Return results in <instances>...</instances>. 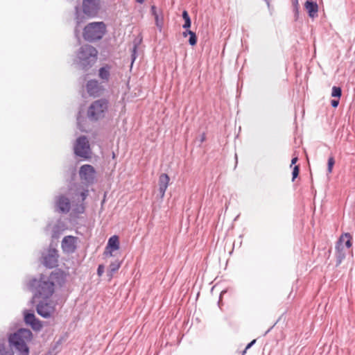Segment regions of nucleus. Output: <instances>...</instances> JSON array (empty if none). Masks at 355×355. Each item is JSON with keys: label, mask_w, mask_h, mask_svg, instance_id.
<instances>
[{"label": "nucleus", "mask_w": 355, "mask_h": 355, "mask_svg": "<svg viewBox=\"0 0 355 355\" xmlns=\"http://www.w3.org/2000/svg\"><path fill=\"white\" fill-rule=\"evenodd\" d=\"M54 277H47L41 275L39 279H31L28 287L34 293L35 297H42L43 299L49 298L55 290V284L53 282Z\"/></svg>", "instance_id": "1"}, {"label": "nucleus", "mask_w": 355, "mask_h": 355, "mask_svg": "<svg viewBox=\"0 0 355 355\" xmlns=\"http://www.w3.org/2000/svg\"><path fill=\"white\" fill-rule=\"evenodd\" d=\"M33 338V333L28 329L21 328L8 336L10 347H14L19 355H29L28 343Z\"/></svg>", "instance_id": "2"}, {"label": "nucleus", "mask_w": 355, "mask_h": 355, "mask_svg": "<svg viewBox=\"0 0 355 355\" xmlns=\"http://www.w3.org/2000/svg\"><path fill=\"white\" fill-rule=\"evenodd\" d=\"M97 50L92 46L85 44L80 47L74 60L78 67L84 71H87L97 60Z\"/></svg>", "instance_id": "3"}, {"label": "nucleus", "mask_w": 355, "mask_h": 355, "mask_svg": "<svg viewBox=\"0 0 355 355\" xmlns=\"http://www.w3.org/2000/svg\"><path fill=\"white\" fill-rule=\"evenodd\" d=\"M105 32L106 26L104 22H92L84 27L83 36L85 40L94 42L100 40Z\"/></svg>", "instance_id": "4"}, {"label": "nucleus", "mask_w": 355, "mask_h": 355, "mask_svg": "<svg viewBox=\"0 0 355 355\" xmlns=\"http://www.w3.org/2000/svg\"><path fill=\"white\" fill-rule=\"evenodd\" d=\"M109 101L105 98L94 101L88 107L87 115L92 121L104 118L108 110Z\"/></svg>", "instance_id": "5"}, {"label": "nucleus", "mask_w": 355, "mask_h": 355, "mask_svg": "<svg viewBox=\"0 0 355 355\" xmlns=\"http://www.w3.org/2000/svg\"><path fill=\"white\" fill-rule=\"evenodd\" d=\"M352 236L349 233L340 236L336 244V266H339L345 259L347 250L352 245Z\"/></svg>", "instance_id": "6"}, {"label": "nucleus", "mask_w": 355, "mask_h": 355, "mask_svg": "<svg viewBox=\"0 0 355 355\" xmlns=\"http://www.w3.org/2000/svg\"><path fill=\"white\" fill-rule=\"evenodd\" d=\"M74 153L80 157L88 159L90 157V147L87 138L85 136L79 137L74 146Z\"/></svg>", "instance_id": "7"}, {"label": "nucleus", "mask_w": 355, "mask_h": 355, "mask_svg": "<svg viewBox=\"0 0 355 355\" xmlns=\"http://www.w3.org/2000/svg\"><path fill=\"white\" fill-rule=\"evenodd\" d=\"M96 170L90 164H84L80 166L79 176L82 181L87 184H92L96 180Z\"/></svg>", "instance_id": "8"}, {"label": "nucleus", "mask_w": 355, "mask_h": 355, "mask_svg": "<svg viewBox=\"0 0 355 355\" xmlns=\"http://www.w3.org/2000/svg\"><path fill=\"white\" fill-rule=\"evenodd\" d=\"M58 250L49 248L46 252L42 253V263L48 268H55L58 266Z\"/></svg>", "instance_id": "9"}, {"label": "nucleus", "mask_w": 355, "mask_h": 355, "mask_svg": "<svg viewBox=\"0 0 355 355\" xmlns=\"http://www.w3.org/2000/svg\"><path fill=\"white\" fill-rule=\"evenodd\" d=\"M47 299L40 301L36 307L37 313L44 318H51L55 311V307L53 302H46Z\"/></svg>", "instance_id": "10"}, {"label": "nucleus", "mask_w": 355, "mask_h": 355, "mask_svg": "<svg viewBox=\"0 0 355 355\" xmlns=\"http://www.w3.org/2000/svg\"><path fill=\"white\" fill-rule=\"evenodd\" d=\"M100 8V0H83V13L88 17H94L97 15Z\"/></svg>", "instance_id": "11"}, {"label": "nucleus", "mask_w": 355, "mask_h": 355, "mask_svg": "<svg viewBox=\"0 0 355 355\" xmlns=\"http://www.w3.org/2000/svg\"><path fill=\"white\" fill-rule=\"evenodd\" d=\"M86 89L89 96L94 97L102 94L104 88L96 80H90L86 84Z\"/></svg>", "instance_id": "12"}, {"label": "nucleus", "mask_w": 355, "mask_h": 355, "mask_svg": "<svg viewBox=\"0 0 355 355\" xmlns=\"http://www.w3.org/2000/svg\"><path fill=\"white\" fill-rule=\"evenodd\" d=\"M25 322L30 325L35 331H40L42 328V322L36 318L35 314L29 311H25L24 313Z\"/></svg>", "instance_id": "13"}, {"label": "nucleus", "mask_w": 355, "mask_h": 355, "mask_svg": "<svg viewBox=\"0 0 355 355\" xmlns=\"http://www.w3.org/2000/svg\"><path fill=\"white\" fill-rule=\"evenodd\" d=\"M55 207L60 213L67 214L71 209L70 200L64 195H60L55 199Z\"/></svg>", "instance_id": "14"}, {"label": "nucleus", "mask_w": 355, "mask_h": 355, "mask_svg": "<svg viewBox=\"0 0 355 355\" xmlns=\"http://www.w3.org/2000/svg\"><path fill=\"white\" fill-rule=\"evenodd\" d=\"M76 237L73 236H66L62 241V249L64 252L67 254L73 253L76 249Z\"/></svg>", "instance_id": "15"}, {"label": "nucleus", "mask_w": 355, "mask_h": 355, "mask_svg": "<svg viewBox=\"0 0 355 355\" xmlns=\"http://www.w3.org/2000/svg\"><path fill=\"white\" fill-rule=\"evenodd\" d=\"M119 248V238L117 236L114 235L109 239L104 254H105V256H112V252L116 250Z\"/></svg>", "instance_id": "16"}, {"label": "nucleus", "mask_w": 355, "mask_h": 355, "mask_svg": "<svg viewBox=\"0 0 355 355\" xmlns=\"http://www.w3.org/2000/svg\"><path fill=\"white\" fill-rule=\"evenodd\" d=\"M169 180L170 178L166 173H162L159 178V193L162 198H164L165 195Z\"/></svg>", "instance_id": "17"}, {"label": "nucleus", "mask_w": 355, "mask_h": 355, "mask_svg": "<svg viewBox=\"0 0 355 355\" xmlns=\"http://www.w3.org/2000/svg\"><path fill=\"white\" fill-rule=\"evenodd\" d=\"M304 8L307 10L310 17L314 18L318 15V6L315 1L307 0L304 3Z\"/></svg>", "instance_id": "18"}, {"label": "nucleus", "mask_w": 355, "mask_h": 355, "mask_svg": "<svg viewBox=\"0 0 355 355\" xmlns=\"http://www.w3.org/2000/svg\"><path fill=\"white\" fill-rule=\"evenodd\" d=\"M150 12L155 17V24L157 27L161 31L163 25V17L161 13H159L155 6H152Z\"/></svg>", "instance_id": "19"}, {"label": "nucleus", "mask_w": 355, "mask_h": 355, "mask_svg": "<svg viewBox=\"0 0 355 355\" xmlns=\"http://www.w3.org/2000/svg\"><path fill=\"white\" fill-rule=\"evenodd\" d=\"M110 67L108 65L101 67L99 69V77L105 82H107L109 80L110 76Z\"/></svg>", "instance_id": "20"}, {"label": "nucleus", "mask_w": 355, "mask_h": 355, "mask_svg": "<svg viewBox=\"0 0 355 355\" xmlns=\"http://www.w3.org/2000/svg\"><path fill=\"white\" fill-rule=\"evenodd\" d=\"M120 266L121 262L118 260H115L110 264L108 273L110 276V278L112 277V275L119 269Z\"/></svg>", "instance_id": "21"}, {"label": "nucleus", "mask_w": 355, "mask_h": 355, "mask_svg": "<svg viewBox=\"0 0 355 355\" xmlns=\"http://www.w3.org/2000/svg\"><path fill=\"white\" fill-rule=\"evenodd\" d=\"M182 18L184 21V24L182 25V28L184 29H189L191 25V18L189 15V13L187 10H184L182 12Z\"/></svg>", "instance_id": "22"}, {"label": "nucleus", "mask_w": 355, "mask_h": 355, "mask_svg": "<svg viewBox=\"0 0 355 355\" xmlns=\"http://www.w3.org/2000/svg\"><path fill=\"white\" fill-rule=\"evenodd\" d=\"M0 355H14L11 350H6L5 347V340H0Z\"/></svg>", "instance_id": "23"}, {"label": "nucleus", "mask_w": 355, "mask_h": 355, "mask_svg": "<svg viewBox=\"0 0 355 355\" xmlns=\"http://www.w3.org/2000/svg\"><path fill=\"white\" fill-rule=\"evenodd\" d=\"M76 19L77 25L74 29V33H75L76 37H78V35L80 34V30L79 28V26L83 22L80 14H79L78 12H76Z\"/></svg>", "instance_id": "24"}, {"label": "nucleus", "mask_w": 355, "mask_h": 355, "mask_svg": "<svg viewBox=\"0 0 355 355\" xmlns=\"http://www.w3.org/2000/svg\"><path fill=\"white\" fill-rule=\"evenodd\" d=\"M342 95V89L340 87L334 86L331 89V96L338 98V99L340 98Z\"/></svg>", "instance_id": "25"}, {"label": "nucleus", "mask_w": 355, "mask_h": 355, "mask_svg": "<svg viewBox=\"0 0 355 355\" xmlns=\"http://www.w3.org/2000/svg\"><path fill=\"white\" fill-rule=\"evenodd\" d=\"M335 164V160L333 156H331L328 159L327 162V172L328 173H331L332 172V169L334 167V165Z\"/></svg>", "instance_id": "26"}, {"label": "nucleus", "mask_w": 355, "mask_h": 355, "mask_svg": "<svg viewBox=\"0 0 355 355\" xmlns=\"http://www.w3.org/2000/svg\"><path fill=\"white\" fill-rule=\"evenodd\" d=\"M197 43V36L194 32L191 33L189 35V44L191 46H194Z\"/></svg>", "instance_id": "27"}, {"label": "nucleus", "mask_w": 355, "mask_h": 355, "mask_svg": "<svg viewBox=\"0 0 355 355\" xmlns=\"http://www.w3.org/2000/svg\"><path fill=\"white\" fill-rule=\"evenodd\" d=\"M292 4L293 6V11L295 12V15L297 17L299 13V3L298 0H291Z\"/></svg>", "instance_id": "28"}, {"label": "nucleus", "mask_w": 355, "mask_h": 355, "mask_svg": "<svg viewBox=\"0 0 355 355\" xmlns=\"http://www.w3.org/2000/svg\"><path fill=\"white\" fill-rule=\"evenodd\" d=\"M299 173L300 167L298 166H295L292 172V181H294L295 179L297 178Z\"/></svg>", "instance_id": "29"}, {"label": "nucleus", "mask_w": 355, "mask_h": 355, "mask_svg": "<svg viewBox=\"0 0 355 355\" xmlns=\"http://www.w3.org/2000/svg\"><path fill=\"white\" fill-rule=\"evenodd\" d=\"M137 44H134L132 50V54H131L132 62H133L137 58Z\"/></svg>", "instance_id": "30"}, {"label": "nucleus", "mask_w": 355, "mask_h": 355, "mask_svg": "<svg viewBox=\"0 0 355 355\" xmlns=\"http://www.w3.org/2000/svg\"><path fill=\"white\" fill-rule=\"evenodd\" d=\"M74 211L78 214H82L85 211V207L83 204H80L77 205V207L75 208Z\"/></svg>", "instance_id": "31"}, {"label": "nucleus", "mask_w": 355, "mask_h": 355, "mask_svg": "<svg viewBox=\"0 0 355 355\" xmlns=\"http://www.w3.org/2000/svg\"><path fill=\"white\" fill-rule=\"evenodd\" d=\"M104 272V266L103 265H99L97 268V275L101 277L103 275Z\"/></svg>", "instance_id": "32"}, {"label": "nucleus", "mask_w": 355, "mask_h": 355, "mask_svg": "<svg viewBox=\"0 0 355 355\" xmlns=\"http://www.w3.org/2000/svg\"><path fill=\"white\" fill-rule=\"evenodd\" d=\"M339 104V100L338 99H333L331 101V105L333 107H337Z\"/></svg>", "instance_id": "33"}, {"label": "nucleus", "mask_w": 355, "mask_h": 355, "mask_svg": "<svg viewBox=\"0 0 355 355\" xmlns=\"http://www.w3.org/2000/svg\"><path fill=\"white\" fill-rule=\"evenodd\" d=\"M80 196L82 200L84 201L87 196V191L80 192Z\"/></svg>", "instance_id": "34"}, {"label": "nucleus", "mask_w": 355, "mask_h": 355, "mask_svg": "<svg viewBox=\"0 0 355 355\" xmlns=\"http://www.w3.org/2000/svg\"><path fill=\"white\" fill-rule=\"evenodd\" d=\"M255 343H256V340H255V339H254V340H252L250 343H249L247 345V346H246V347H245V350H244V352H243L245 353V352H246V350H247V349H250V347H252V346Z\"/></svg>", "instance_id": "35"}, {"label": "nucleus", "mask_w": 355, "mask_h": 355, "mask_svg": "<svg viewBox=\"0 0 355 355\" xmlns=\"http://www.w3.org/2000/svg\"><path fill=\"white\" fill-rule=\"evenodd\" d=\"M192 32L193 31H191L189 29H186V31L182 33V35L184 37H187L188 35H189L191 34V33H192Z\"/></svg>", "instance_id": "36"}, {"label": "nucleus", "mask_w": 355, "mask_h": 355, "mask_svg": "<svg viewBox=\"0 0 355 355\" xmlns=\"http://www.w3.org/2000/svg\"><path fill=\"white\" fill-rule=\"evenodd\" d=\"M297 160H298V158H297V157H293V158L291 159V166H292V165L295 164L297 162Z\"/></svg>", "instance_id": "37"}, {"label": "nucleus", "mask_w": 355, "mask_h": 355, "mask_svg": "<svg viewBox=\"0 0 355 355\" xmlns=\"http://www.w3.org/2000/svg\"><path fill=\"white\" fill-rule=\"evenodd\" d=\"M145 0H135L136 2L139 3H143L144 2Z\"/></svg>", "instance_id": "38"}, {"label": "nucleus", "mask_w": 355, "mask_h": 355, "mask_svg": "<svg viewBox=\"0 0 355 355\" xmlns=\"http://www.w3.org/2000/svg\"><path fill=\"white\" fill-rule=\"evenodd\" d=\"M205 139V134H203L202 135V137H201V139H200L201 142H203Z\"/></svg>", "instance_id": "39"}, {"label": "nucleus", "mask_w": 355, "mask_h": 355, "mask_svg": "<svg viewBox=\"0 0 355 355\" xmlns=\"http://www.w3.org/2000/svg\"><path fill=\"white\" fill-rule=\"evenodd\" d=\"M264 1L266 2L268 6L269 7L270 6V0H264Z\"/></svg>", "instance_id": "40"}, {"label": "nucleus", "mask_w": 355, "mask_h": 355, "mask_svg": "<svg viewBox=\"0 0 355 355\" xmlns=\"http://www.w3.org/2000/svg\"><path fill=\"white\" fill-rule=\"evenodd\" d=\"M77 122H78V124L79 125L80 124V117L77 118Z\"/></svg>", "instance_id": "41"}, {"label": "nucleus", "mask_w": 355, "mask_h": 355, "mask_svg": "<svg viewBox=\"0 0 355 355\" xmlns=\"http://www.w3.org/2000/svg\"><path fill=\"white\" fill-rule=\"evenodd\" d=\"M58 236H59V235H52L53 238H58Z\"/></svg>", "instance_id": "42"}, {"label": "nucleus", "mask_w": 355, "mask_h": 355, "mask_svg": "<svg viewBox=\"0 0 355 355\" xmlns=\"http://www.w3.org/2000/svg\"><path fill=\"white\" fill-rule=\"evenodd\" d=\"M270 331V329H269L268 330H267V331L266 332V334H268Z\"/></svg>", "instance_id": "43"}]
</instances>
